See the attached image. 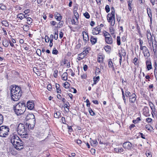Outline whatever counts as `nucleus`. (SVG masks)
Wrapping results in <instances>:
<instances>
[{
	"instance_id": "f257e3e1",
	"label": "nucleus",
	"mask_w": 157,
	"mask_h": 157,
	"mask_svg": "<svg viewBox=\"0 0 157 157\" xmlns=\"http://www.w3.org/2000/svg\"><path fill=\"white\" fill-rule=\"evenodd\" d=\"M11 99L14 101H17L22 95V91L21 87L15 85L10 87Z\"/></svg>"
},
{
	"instance_id": "f03ea898",
	"label": "nucleus",
	"mask_w": 157,
	"mask_h": 157,
	"mask_svg": "<svg viewBox=\"0 0 157 157\" xmlns=\"http://www.w3.org/2000/svg\"><path fill=\"white\" fill-rule=\"evenodd\" d=\"M26 109L25 104L24 102H19L16 104L13 107L14 110L17 115L23 113Z\"/></svg>"
},
{
	"instance_id": "7ed1b4c3",
	"label": "nucleus",
	"mask_w": 157,
	"mask_h": 157,
	"mask_svg": "<svg viewBox=\"0 0 157 157\" xmlns=\"http://www.w3.org/2000/svg\"><path fill=\"white\" fill-rule=\"evenodd\" d=\"M17 131L18 134L23 138H27L28 134L27 132V128L25 125L23 124H19L17 126Z\"/></svg>"
},
{
	"instance_id": "20e7f679",
	"label": "nucleus",
	"mask_w": 157,
	"mask_h": 157,
	"mask_svg": "<svg viewBox=\"0 0 157 157\" xmlns=\"http://www.w3.org/2000/svg\"><path fill=\"white\" fill-rule=\"evenodd\" d=\"M111 13H109L107 15V18L111 25L113 26L115 24V10L113 7H111Z\"/></svg>"
},
{
	"instance_id": "39448f33",
	"label": "nucleus",
	"mask_w": 157,
	"mask_h": 157,
	"mask_svg": "<svg viewBox=\"0 0 157 157\" xmlns=\"http://www.w3.org/2000/svg\"><path fill=\"white\" fill-rule=\"evenodd\" d=\"M9 128L6 126H2L0 127V136L6 137L8 135Z\"/></svg>"
},
{
	"instance_id": "423d86ee",
	"label": "nucleus",
	"mask_w": 157,
	"mask_h": 157,
	"mask_svg": "<svg viewBox=\"0 0 157 157\" xmlns=\"http://www.w3.org/2000/svg\"><path fill=\"white\" fill-rule=\"evenodd\" d=\"M10 140L13 145H15V144L17 143H18L19 144H21V140L16 135H13L11 137ZM19 145H20V144H19Z\"/></svg>"
},
{
	"instance_id": "0eeeda50",
	"label": "nucleus",
	"mask_w": 157,
	"mask_h": 157,
	"mask_svg": "<svg viewBox=\"0 0 157 157\" xmlns=\"http://www.w3.org/2000/svg\"><path fill=\"white\" fill-rule=\"evenodd\" d=\"M25 119L27 122H31L33 119L34 120V121H36L35 116L33 114L29 113L27 114Z\"/></svg>"
},
{
	"instance_id": "6e6552de",
	"label": "nucleus",
	"mask_w": 157,
	"mask_h": 157,
	"mask_svg": "<svg viewBox=\"0 0 157 157\" xmlns=\"http://www.w3.org/2000/svg\"><path fill=\"white\" fill-rule=\"evenodd\" d=\"M123 147L126 150H130L132 148V144L129 142L127 141L123 143Z\"/></svg>"
},
{
	"instance_id": "1a4fd4ad",
	"label": "nucleus",
	"mask_w": 157,
	"mask_h": 157,
	"mask_svg": "<svg viewBox=\"0 0 157 157\" xmlns=\"http://www.w3.org/2000/svg\"><path fill=\"white\" fill-rule=\"evenodd\" d=\"M143 113L146 117H149L150 116L148 107L147 106L144 107L143 109Z\"/></svg>"
},
{
	"instance_id": "9d476101",
	"label": "nucleus",
	"mask_w": 157,
	"mask_h": 157,
	"mask_svg": "<svg viewBox=\"0 0 157 157\" xmlns=\"http://www.w3.org/2000/svg\"><path fill=\"white\" fill-rule=\"evenodd\" d=\"M34 106V102L32 101H29L27 103V107L30 110L33 109Z\"/></svg>"
},
{
	"instance_id": "9b49d317",
	"label": "nucleus",
	"mask_w": 157,
	"mask_h": 157,
	"mask_svg": "<svg viewBox=\"0 0 157 157\" xmlns=\"http://www.w3.org/2000/svg\"><path fill=\"white\" fill-rule=\"evenodd\" d=\"M101 28L99 26H97L93 28L92 30V33L94 35H96L99 34L100 32Z\"/></svg>"
},
{
	"instance_id": "f8f14e48",
	"label": "nucleus",
	"mask_w": 157,
	"mask_h": 157,
	"mask_svg": "<svg viewBox=\"0 0 157 157\" xmlns=\"http://www.w3.org/2000/svg\"><path fill=\"white\" fill-rule=\"evenodd\" d=\"M147 13L148 17L150 18V24H152V12L150 8H147Z\"/></svg>"
},
{
	"instance_id": "ddd939ff",
	"label": "nucleus",
	"mask_w": 157,
	"mask_h": 157,
	"mask_svg": "<svg viewBox=\"0 0 157 157\" xmlns=\"http://www.w3.org/2000/svg\"><path fill=\"white\" fill-rule=\"evenodd\" d=\"M129 100L131 103H134L136 100V96L135 94H132L129 97Z\"/></svg>"
},
{
	"instance_id": "4468645a",
	"label": "nucleus",
	"mask_w": 157,
	"mask_h": 157,
	"mask_svg": "<svg viewBox=\"0 0 157 157\" xmlns=\"http://www.w3.org/2000/svg\"><path fill=\"white\" fill-rule=\"evenodd\" d=\"M36 121L33 119L32 122H26V125L28 126L29 129H32L34 127Z\"/></svg>"
},
{
	"instance_id": "2eb2a0df",
	"label": "nucleus",
	"mask_w": 157,
	"mask_h": 157,
	"mask_svg": "<svg viewBox=\"0 0 157 157\" xmlns=\"http://www.w3.org/2000/svg\"><path fill=\"white\" fill-rule=\"evenodd\" d=\"M84 49V50L83 52L80 54L81 56L83 55V57H82L81 59H83V58H84V56H86L87 53H89V51L90 50V48L89 47H88L86 48H85Z\"/></svg>"
},
{
	"instance_id": "dca6fc26",
	"label": "nucleus",
	"mask_w": 157,
	"mask_h": 157,
	"mask_svg": "<svg viewBox=\"0 0 157 157\" xmlns=\"http://www.w3.org/2000/svg\"><path fill=\"white\" fill-rule=\"evenodd\" d=\"M21 144H20V145H19V144L18 143H16L15 144V145H13L14 147L17 150H20L23 148V144L22 143V141L21 140V142H20Z\"/></svg>"
},
{
	"instance_id": "f3484780",
	"label": "nucleus",
	"mask_w": 157,
	"mask_h": 157,
	"mask_svg": "<svg viewBox=\"0 0 157 157\" xmlns=\"http://www.w3.org/2000/svg\"><path fill=\"white\" fill-rule=\"evenodd\" d=\"M83 40L85 41V43L89 40V36L88 33L86 32L83 31L82 32Z\"/></svg>"
},
{
	"instance_id": "a211bd4d",
	"label": "nucleus",
	"mask_w": 157,
	"mask_h": 157,
	"mask_svg": "<svg viewBox=\"0 0 157 157\" xmlns=\"http://www.w3.org/2000/svg\"><path fill=\"white\" fill-rule=\"evenodd\" d=\"M153 37H154L155 40V38L154 35H152V36H151V37H148L147 38L148 39V41L149 44V46L150 47V48L151 50H152V49L151 44H153Z\"/></svg>"
},
{
	"instance_id": "6ab92c4d",
	"label": "nucleus",
	"mask_w": 157,
	"mask_h": 157,
	"mask_svg": "<svg viewBox=\"0 0 157 157\" xmlns=\"http://www.w3.org/2000/svg\"><path fill=\"white\" fill-rule=\"evenodd\" d=\"M152 44L153 51L154 53H155L157 50V43L156 40H155L153 42V44Z\"/></svg>"
},
{
	"instance_id": "aec40b11",
	"label": "nucleus",
	"mask_w": 157,
	"mask_h": 157,
	"mask_svg": "<svg viewBox=\"0 0 157 157\" xmlns=\"http://www.w3.org/2000/svg\"><path fill=\"white\" fill-rule=\"evenodd\" d=\"M106 42L108 44H111L113 43V40L111 36H106L105 38Z\"/></svg>"
},
{
	"instance_id": "412c9836",
	"label": "nucleus",
	"mask_w": 157,
	"mask_h": 157,
	"mask_svg": "<svg viewBox=\"0 0 157 157\" xmlns=\"http://www.w3.org/2000/svg\"><path fill=\"white\" fill-rule=\"evenodd\" d=\"M55 17L58 21H60L62 18V17L60 15V14L56 12H55Z\"/></svg>"
},
{
	"instance_id": "4be33fe9",
	"label": "nucleus",
	"mask_w": 157,
	"mask_h": 157,
	"mask_svg": "<svg viewBox=\"0 0 157 157\" xmlns=\"http://www.w3.org/2000/svg\"><path fill=\"white\" fill-rule=\"evenodd\" d=\"M147 69L148 71L150 70L152 68L151 63L150 61L147 60L146 61Z\"/></svg>"
},
{
	"instance_id": "5701e85b",
	"label": "nucleus",
	"mask_w": 157,
	"mask_h": 157,
	"mask_svg": "<svg viewBox=\"0 0 157 157\" xmlns=\"http://www.w3.org/2000/svg\"><path fill=\"white\" fill-rule=\"evenodd\" d=\"M114 151L117 153H123L124 150L122 147H118L115 148L114 149Z\"/></svg>"
},
{
	"instance_id": "b1692460",
	"label": "nucleus",
	"mask_w": 157,
	"mask_h": 157,
	"mask_svg": "<svg viewBox=\"0 0 157 157\" xmlns=\"http://www.w3.org/2000/svg\"><path fill=\"white\" fill-rule=\"evenodd\" d=\"M97 38L92 36H91L90 41L92 44H95L97 42Z\"/></svg>"
},
{
	"instance_id": "393cba45",
	"label": "nucleus",
	"mask_w": 157,
	"mask_h": 157,
	"mask_svg": "<svg viewBox=\"0 0 157 157\" xmlns=\"http://www.w3.org/2000/svg\"><path fill=\"white\" fill-rule=\"evenodd\" d=\"M62 78L63 80H67V74L66 72H64L62 75Z\"/></svg>"
},
{
	"instance_id": "a878e982",
	"label": "nucleus",
	"mask_w": 157,
	"mask_h": 157,
	"mask_svg": "<svg viewBox=\"0 0 157 157\" xmlns=\"http://www.w3.org/2000/svg\"><path fill=\"white\" fill-rule=\"evenodd\" d=\"M72 24L74 25H77L78 23V19H76L74 17H73V19L71 21Z\"/></svg>"
},
{
	"instance_id": "bb28decb",
	"label": "nucleus",
	"mask_w": 157,
	"mask_h": 157,
	"mask_svg": "<svg viewBox=\"0 0 157 157\" xmlns=\"http://www.w3.org/2000/svg\"><path fill=\"white\" fill-rule=\"evenodd\" d=\"M145 128L147 130L150 132L152 131L153 130V127L149 124L146 125Z\"/></svg>"
},
{
	"instance_id": "cd10ccee",
	"label": "nucleus",
	"mask_w": 157,
	"mask_h": 157,
	"mask_svg": "<svg viewBox=\"0 0 157 157\" xmlns=\"http://www.w3.org/2000/svg\"><path fill=\"white\" fill-rule=\"evenodd\" d=\"M99 79L100 77L99 76H98L96 77H94L93 78L94 83L92 84V86L94 84H96L97 82L99 81Z\"/></svg>"
},
{
	"instance_id": "c85d7f7f",
	"label": "nucleus",
	"mask_w": 157,
	"mask_h": 157,
	"mask_svg": "<svg viewBox=\"0 0 157 157\" xmlns=\"http://www.w3.org/2000/svg\"><path fill=\"white\" fill-rule=\"evenodd\" d=\"M74 16L73 17H74V18H75L76 19H78L79 18V14L76 10H74Z\"/></svg>"
},
{
	"instance_id": "c756f323",
	"label": "nucleus",
	"mask_w": 157,
	"mask_h": 157,
	"mask_svg": "<svg viewBox=\"0 0 157 157\" xmlns=\"http://www.w3.org/2000/svg\"><path fill=\"white\" fill-rule=\"evenodd\" d=\"M118 55L119 57H120V59H121L122 57V56H123V58H124V57L126 55V53L124 52H122L121 53H118Z\"/></svg>"
},
{
	"instance_id": "7c9ffc66",
	"label": "nucleus",
	"mask_w": 157,
	"mask_h": 157,
	"mask_svg": "<svg viewBox=\"0 0 157 157\" xmlns=\"http://www.w3.org/2000/svg\"><path fill=\"white\" fill-rule=\"evenodd\" d=\"M61 113L59 112H57L55 113L54 114V117L56 118H58L60 117Z\"/></svg>"
},
{
	"instance_id": "2f4dec72",
	"label": "nucleus",
	"mask_w": 157,
	"mask_h": 157,
	"mask_svg": "<svg viewBox=\"0 0 157 157\" xmlns=\"http://www.w3.org/2000/svg\"><path fill=\"white\" fill-rule=\"evenodd\" d=\"M143 52L144 54V56L145 57H148L150 55V53H149V51L148 50H147L146 51H144Z\"/></svg>"
},
{
	"instance_id": "473e14b6",
	"label": "nucleus",
	"mask_w": 157,
	"mask_h": 157,
	"mask_svg": "<svg viewBox=\"0 0 157 157\" xmlns=\"http://www.w3.org/2000/svg\"><path fill=\"white\" fill-rule=\"evenodd\" d=\"M3 45L5 47H7L9 45V42L6 40H5L3 41Z\"/></svg>"
},
{
	"instance_id": "72a5a7b5",
	"label": "nucleus",
	"mask_w": 157,
	"mask_h": 157,
	"mask_svg": "<svg viewBox=\"0 0 157 157\" xmlns=\"http://www.w3.org/2000/svg\"><path fill=\"white\" fill-rule=\"evenodd\" d=\"M2 24L3 25H4L5 27H8L9 26V24L8 23V22L5 20V21H2Z\"/></svg>"
},
{
	"instance_id": "f704fd0d",
	"label": "nucleus",
	"mask_w": 157,
	"mask_h": 157,
	"mask_svg": "<svg viewBox=\"0 0 157 157\" xmlns=\"http://www.w3.org/2000/svg\"><path fill=\"white\" fill-rule=\"evenodd\" d=\"M91 145L93 146H96V144L98 143V142L96 140H91L90 142Z\"/></svg>"
},
{
	"instance_id": "c9c22d12",
	"label": "nucleus",
	"mask_w": 157,
	"mask_h": 157,
	"mask_svg": "<svg viewBox=\"0 0 157 157\" xmlns=\"http://www.w3.org/2000/svg\"><path fill=\"white\" fill-rule=\"evenodd\" d=\"M23 30L26 31H28L29 30V26L28 25H24L23 26Z\"/></svg>"
},
{
	"instance_id": "e433bc0d",
	"label": "nucleus",
	"mask_w": 157,
	"mask_h": 157,
	"mask_svg": "<svg viewBox=\"0 0 157 157\" xmlns=\"http://www.w3.org/2000/svg\"><path fill=\"white\" fill-rule=\"evenodd\" d=\"M70 86V84L67 82H66L63 84V86L66 89L69 88Z\"/></svg>"
},
{
	"instance_id": "4c0bfd02",
	"label": "nucleus",
	"mask_w": 157,
	"mask_h": 157,
	"mask_svg": "<svg viewBox=\"0 0 157 157\" xmlns=\"http://www.w3.org/2000/svg\"><path fill=\"white\" fill-rule=\"evenodd\" d=\"M17 17L18 18H20L21 20H22L24 18V14L22 13H19L17 15Z\"/></svg>"
},
{
	"instance_id": "58836bf2",
	"label": "nucleus",
	"mask_w": 157,
	"mask_h": 157,
	"mask_svg": "<svg viewBox=\"0 0 157 157\" xmlns=\"http://www.w3.org/2000/svg\"><path fill=\"white\" fill-rule=\"evenodd\" d=\"M103 33L104 34V36L105 37V38L106 37V36L109 37L111 36L109 33L105 31H103Z\"/></svg>"
},
{
	"instance_id": "ea45409f",
	"label": "nucleus",
	"mask_w": 157,
	"mask_h": 157,
	"mask_svg": "<svg viewBox=\"0 0 157 157\" xmlns=\"http://www.w3.org/2000/svg\"><path fill=\"white\" fill-rule=\"evenodd\" d=\"M117 44L118 45H121L120 37V36H118L117 37Z\"/></svg>"
},
{
	"instance_id": "a19ab883",
	"label": "nucleus",
	"mask_w": 157,
	"mask_h": 157,
	"mask_svg": "<svg viewBox=\"0 0 157 157\" xmlns=\"http://www.w3.org/2000/svg\"><path fill=\"white\" fill-rule=\"evenodd\" d=\"M149 105L151 110L153 109H154V108H155L154 105L151 102H149Z\"/></svg>"
},
{
	"instance_id": "79ce46f5",
	"label": "nucleus",
	"mask_w": 157,
	"mask_h": 157,
	"mask_svg": "<svg viewBox=\"0 0 157 157\" xmlns=\"http://www.w3.org/2000/svg\"><path fill=\"white\" fill-rule=\"evenodd\" d=\"M125 95L126 96L128 97H129L130 96V95H131V93L128 91L127 90H126L125 91Z\"/></svg>"
},
{
	"instance_id": "37998d69",
	"label": "nucleus",
	"mask_w": 157,
	"mask_h": 157,
	"mask_svg": "<svg viewBox=\"0 0 157 157\" xmlns=\"http://www.w3.org/2000/svg\"><path fill=\"white\" fill-rule=\"evenodd\" d=\"M32 21H33V20L31 17H29L27 18V23L29 25H30L32 23Z\"/></svg>"
},
{
	"instance_id": "c03bdc74",
	"label": "nucleus",
	"mask_w": 157,
	"mask_h": 157,
	"mask_svg": "<svg viewBox=\"0 0 157 157\" xmlns=\"http://www.w3.org/2000/svg\"><path fill=\"white\" fill-rule=\"evenodd\" d=\"M110 47L109 46L107 45L104 48L105 50L106 51L109 52L110 51Z\"/></svg>"
},
{
	"instance_id": "a18cd8bd",
	"label": "nucleus",
	"mask_w": 157,
	"mask_h": 157,
	"mask_svg": "<svg viewBox=\"0 0 157 157\" xmlns=\"http://www.w3.org/2000/svg\"><path fill=\"white\" fill-rule=\"evenodd\" d=\"M151 36L152 35L151 34L150 30H147V38L151 37Z\"/></svg>"
},
{
	"instance_id": "49530a36",
	"label": "nucleus",
	"mask_w": 157,
	"mask_h": 157,
	"mask_svg": "<svg viewBox=\"0 0 157 157\" xmlns=\"http://www.w3.org/2000/svg\"><path fill=\"white\" fill-rule=\"evenodd\" d=\"M69 71V72H70L71 74V76H74L75 75V73L71 69H70L68 70H67V71Z\"/></svg>"
},
{
	"instance_id": "de8ad7c7",
	"label": "nucleus",
	"mask_w": 157,
	"mask_h": 157,
	"mask_svg": "<svg viewBox=\"0 0 157 157\" xmlns=\"http://www.w3.org/2000/svg\"><path fill=\"white\" fill-rule=\"evenodd\" d=\"M58 31H56L55 33V35L54 36V39L56 40H57L58 38Z\"/></svg>"
},
{
	"instance_id": "09e8293b",
	"label": "nucleus",
	"mask_w": 157,
	"mask_h": 157,
	"mask_svg": "<svg viewBox=\"0 0 157 157\" xmlns=\"http://www.w3.org/2000/svg\"><path fill=\"white\" fill-rule=\"evenodd\" d=\"M140 49L141 50L143 51V52L148 50L145 46H143L141 48H140Z\"/></svg>"
},
{
	"instance_id": "8fccbe9b",
	"label": "nucleus",
	"mask_w": 157,
	"mask_h": 157,
	"mask_svg": "<svg viewBox=\"0 0 157 157\" xmlns=\"http://www.w3.org/2000/svg\"><path fill=\"white\" fill-rule=\"evenodd\" d=\"M105 10L107 13H108L110 10L109 7L108 5H106L105 7Z\"/></svg>"
},
{
	"instance_id": "3c124183",
	"label": "nucleus",
	"mask_w": 157,
	"mask_h": 157,
	"mask_svg": "<svg viewBox=\"0 0 157 157\" xmlns=\"http://www.w3.org/2000/svg\"><path fill=\"white\" fill-rule=\"evenodd\" d=\"M84 15L85 17L87 19L89 18L90 17L89 14L87 12H86L85 13H84Z\"/></svg>"
},
{
	"instance_id": "603ef678",
	"label": "nucleus",
	"mask_w": 157,
	"mask_h": 157,
	"mask_svg": "<svg viewBox=\"0 0 157 157\" xmlns=\"http://www.w3.org/2000/svg\"><path fill=\"white\" fill-rule=\"evenodd\" d=\"M89 112L91 116H93L94 115L95 113L91 109H89Z\"/></svg>"
},
{
	"instance_id": "864d4df0",
	"label": "nucleus",
	"mask_w": 157,
	"mask_h": 157,
	"mask_svg": "<svg viewBox=\"0 0 157 157\" xmlns=\"http://www.w3.org/2000/svg\"><path fill=\"white\" fill-rule=\"evenodd\" d=\"M3 121V116L2 114H0V125H1Z\"/></svg>"
},
{
	"instance_id": "5fc2aeb1",
	"label": "nucleus",
	"mask_w": 157,
	"mask_h": 157,
	"mask_svg": "<svg viewBox=\"0 0 157 157\" xmlns=\"http://www.w3.org/2000/svg\"><path fill=\"white\" fill-rule=\"evenodd\" d=\"M152 112L153 113L155 117L157 116V109H156L155 108H154V109L152 110Z\"/></svg>"
},
{
	"instance_id": "6e6d98bb",
	"label": "nucleus",
	"mask_w": 157,
	"mask_h": 157,
	"mask_svg": "<svg viewBox=\"0 0 157 157\" xmlns=\"http://www.w3.org/2000/svg\"><path fill=\"white\" fill-rule=\"evenodd\" d=\"M105 58V56L101 54V55H99L98 56V59H104Z\"/></svg>"
},
{
	"instance_id": "4d7b16f0",
	"label": "nucleus",
	"mask_w": 157,
	"mask_h": 157,
	"mask_svg": "<svg viewBox=\"0 0 157 157\" xmlns=\"http://www.w3.org/2000/svg\"><path fill=\"white\" fill-rule=\"evenodd\" d=\"M52 53L53 54H57L58 53V51L55 48H54L52 50Z\"/></svg>"
},
{
	"instance_id": "13d9d810",
	"label": "nucleus",
	"mask_w": 157,
	"mask_h": 157,
	"mask_svg": "<svg viewBox=\"0 0 157 157\" xmlns=\"http://www.w3.org/2000/svg\"><path fill=\"white\" fill-rule=\"evenodd\" d=\"M75 141L78 144V145H80L82 143V142L81 140H75Z\"/></svg>"
},
{
	"instance_id": "bf43d9fd",
	"label": "nucleus",
	"mask_w": 157,
	"mask_h": 157,
	"mask_svg": "<svg viewBox=\"0 0 157 157\" xmlns=\"http://www.w3.org/2000/svg\"><path fill=\"white\" fill-rule=\"evenodd\" d=\"M58 70H56L54 71L53 74V76L55 78H56L57 76V73H58Z\"/></svg>"
},
{
	"instance_id": "052dcab7",
	"label": "nucleus",
	"mask_w": 157,
	"mask_h": 157,
	"mask_svg": "<svg viewBox=\"0 0 157 157\" xmlns=\"http://www.w3.org/2000/svg\"><path fill=\"white\" fill-rule=\"evenodd\" d=\"M50 40V38L47 35L45 36V41L46 42H48Z\"/></svg>"
},
{
	"instance_id": "680f3d73",
	"label": "nucleus",
	"mask_w": 157,
	"mask_h": 157,
	"mask_svg": "<svg viewBox=\"0 0 157 157\" xmlns=\"http://www.w3.org/2000/svg\"><path fill=\"white\" fill-rule=\"evenodd\" d=\"M109 31L111 33V34H114V29L113 28V27H110L109 28Z\"/></svg>"
},
{
	"instance_id": "e2e57ef3",
	"label": "nucleus",
	"mask_w": 157,
	"mask_h": 157,
	"mask_svg": "<svg viewBox=\"0 0 157 157\" xmlns=\"http://www.w3.org/2000/svg\"><path fill=\"white\" fill-rule=\"evenodd\" d=\"M100 72V69L98 68H96V69L95 74L97 75L99 74V73Z\"/></svg>"
},
{
	"instance_id": "0e129e2a",
	"label": "nucleus",
	"mask_w": 157,
	"mask_h": 157,
	"mask_svg": "<svg viewBox=\"0 0 157 157\" xmlns=\"http://www.w3.org/2000/svg\"><path fill=\"white\" fill-rule=\"evenodd\" d=\"M152 121V119L149 117H148L146 120V121L148 123H151V122Z\"/></svg>"
},
{
	"instance_id": "69168bd1",
	"label": "nucleus",
	"mask_w": 157,
	"mask_h": 157,
	"mask_svg": "<svg viewBox=\"0 0 157 157\" xmlns=\"http://www.w3.org/2000/svg\"><path fill=\"white\" fill-rule=\"evenodd\" d=\"M0 8L1 10H4L6 9V6L5 5H2L1 6Z\"/></svg>"
},
{
	"instance_id": "338daca9",
	"label": "nucleus",
	"mask_w": 157,
	"mask_h": 157,
	"mask_svg": "<svg viewBox=\"0 0 157 157\" xmlns=\"http://www.w3.org/2000/svg\"><path fill=\"white\" fill-rule=\"evenodd\" d=\"M137 59H133L132 62L134 63L136 65L138 64V62L137 61Z\"/></svg>"
},
{
	"instance_id": "774afa93",
	"label": "nucleus",
	"mask_w": 157,
	"mask_h": 157,
	"mask_svg": "<svg viewBox=\"0 0 157 157\" xmlns=\"http://www.w3.org/2000/svg\"><path fill=\"white\" fill-rule=\"evenodd\" d=\"M146 154L147 157H152V155H151V153H150V152H146Z\"/></svg>"
}]
</instances>
